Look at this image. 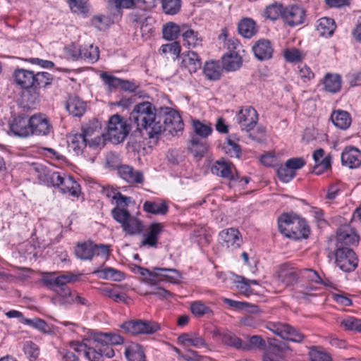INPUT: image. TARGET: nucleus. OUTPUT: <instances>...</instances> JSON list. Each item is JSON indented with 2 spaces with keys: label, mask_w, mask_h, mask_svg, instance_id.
I'll use <instances>...</instances> for the list:
<instances>
[{
  "label": "nucleus",
  "mask_w": 361,
  "mask_h": 361,
  "mask_svg": "<svg viewBox=\"0 0 361 361\" xmlns=\"http://www.w3.org/2000/svg\"><path fill=\"white\" fill-rule=\"evenodd\" d=\"M129 119L136 125L137 130H145L149 138L163 131L161 118L156 114L155 107L150 102H144L136 104Z\"/></svg>",
  "instance_id": "obj_1"
},
{
  "label": "nucleus",
  "mask_w": 361,
  "mask_h": 361,
  "mask_svg": "<svg viewBox=\"0 0 361 361\" xmlns=\"http://www.w3.org/2000/svg\"><path fill=\"white\" fill-rule=\"evenodd\" d=\"M279 231L288 238H307L310 228L304 219L288 214H282L278 220Z\"/></svg>",
  "instance_id": "obj_2"
},
{
  "label": "nucleus",
  "mask_w": 361,
  "mask_h": 361,
  "mask_svg": "<svg viewBox=\"0 0 361 361\" xmlns=\"http://www.w3.org/2000/svg\"><path fill=\"white\" fill-rule=\"evenodd\" d=\"M111 215L113 219L121 224L126 235H139L144 229L142 221L132 215L128 210H120L118 208H114L111 210Z\"/></svg>",
  "instance_id": "obj_3"
},
{
  "label": "nucleus",
  "mask_w": 361,
  "mask_h": 361,
  "mask_svg": "<svg viewBox=\"0 0 361 361\" xmlns=\"http://www.w3.org/2000/svg\"><path fill=\"white\" fill-rule=\"evenodd\" d=\"M130 130V125L124 118L118 114L114 115L108 122V138L112 143L118 144L126 139Z\"/></svg>",
  "instance_id": "obj_4"
},
{
  "label": "nucleus",
  "mask_w": 361,
  "mask_h": 361,
  "mask_svg": "<svg viewBox=\"0 0 361 361\" xmlns=\"http://www.w3.org/2000/svg\"><path fill=\"white\" fill-rule=\"evenodd\" d=\"M114 350L111 346L105 345L102 342L97 341V336L95 334L87 339L85 356L90 361H103L104 357L111 358L114 356Z\"/></svg>",
  "instance_id": "obj_5"
},
{
  "label": "nucleus",
  "mask_w": 361,
  "mask_h": 361,
  "mask_svg": "<svg viewBox=\"0 0 361 361\" xmlns=\"http://www.w3.org/2000/svg\"><path fill=\"white\" fill-rule=\"evenodd\" d=\"M126 332L132 335L153 334L160 330V324L153 320L135 319L126 322L120 325Z\"/></svg>",
  "instance_id": "obj_6"
},
{
  "label": "nucleus",
  "mask_w": 361,
  "mask_h": 361,
  "mask_svg": "<svg viewBox=\"0 0 361 361\" xmlns=\"http://www.w3.org/2000/svg\"><path fill=\"white\" fill-rule=\"evenodd\" d=\"M265 327L283 339L300 343L304 338V335L299 330L287 324L269 322Z\"/></svg>",
  "instance_id": "obj_7"
},
{
  "label": "nucleus",
  "mask_w": 361,
  "mask_h": 361,
  "mask_svg": "<svg viewBox=\"0 0 361 361\" xmlns=\"http://www.w3.org/2000/svg\"><path fill=\"white\" fill-rule=\"evenodd\" d=\"M335 257L336 264L343 271H352L357 266V258L355 252L348 247H338Z\"/></svg>",
  "instance_id": "obj_8"
},
{
  "label": "nucleus",
  "mask_w": 361,
  "mask_h": 361,
  "mask_svg": "<svg viewBox=\"0 0 361 361\" xmlns=\"http://www.w3.org/2000/svg\"><path fill=\"white\" fill-rule=\"evenodd\" d=\"M305 17V10L297 4L286 6L283 13H282V19L284 23L289 27H295L302 24Z\"/></svg>",
  "instance_id": "obj_9"
},
{
  "label": "nucleus",
  "mask_w": 361,
  "mask_h": 361,
  "mask_svg": "<svg viewBox=\"0 0 361 361\" xmlns=\"http://www.w3.org/2000/svg\"><path fill=\"white\" fill-rule=\"evenodd\" d=\"M164 118H161L163 130H168L170 133H177L183 130V123L179 114L171 109L166 108L164 111Z\"/></svg>",
  "instance_id": "obj_10"
},
{
  "label": "nucleus",
  "mask_w": 361,
  "mask_h": 361,
  "mask_svg": "<svg viewBox=\"0 0 361 361\" xmlns=\"http://www.w3.org/2000/svg\"><path fill=\"white\" fill-rule=\"evenodd\" d=\"M51 180L54 186L59 187L63 193L77 196L79 192V185L70 176L63 177L59 173L51 174Z\"/></svg>",
  "instance_id": "obj_11"
},
{
  "label": "nucleus",
  "mask_w": 361,
  "mask_h": 361,
  "mask_svg": "<svg viewBox=\"0 0 361 361\" xmlns=\"http://www.w3.org/2000/svg\"><path fill=\"white\" fill-rule=\"evenodd\" d=\"M258 121L256 110L251 106H246L240 110L237 115V121L242 130L250 132L253 130Z\"/></svg>",
  "instance_id": "obj_12"
},
{
  "label": "nucleus",
  "mask_w": 361,
  "mask_h": 361,
  "mask_svg": "<svg viewBox=\"0 0 361 361\" xmlns=\"http://www.w3.org/2000/svg\"><path fill=\"white\" fill-rule=\"evenodd\" d=\"M30 135H47L51 130L48 117L42 114H35L30 118Z\"/></svg>",
  "instance_id": "obj_13"
},
{
  "label": "nucleus",
  "mask_w": 361,
  "mask_h": 361,
  "mask_svg": "<svg viewBox=\"0 0 361 361\" xmlns=\"http://www.w3.org/2000/svg\"><path fill=\"white\" fill-rule=\"evenodd\" d=\"M358 236L349 225H343L336 233V247H347L358 243Z\"/></svg>",
  "instance_id": "obj_14"
},
{
  "label": "nucleus",
  "mask_w": 361,
  "mask_h": 361,
  "mask_svg": "<svg viewBox=\"0 0 361 361\" xmlns=\"http://www.w3.org/2000/svg\"><path fill=\"white\" fill-rule=\"evenodd\" d=\"M219 238L222 245L231 250L240 247L243 243L240 232L234 228L221 231L219 233Z\"/></svg>",
  "instance_id": "obj_15"
},
{
  "label": "nucleus",
  "mask_w": 361,
  "mask_h": 361,
  "mask_svg": "<svg viewBox=\"0 0 361 361\" xmlns=\"http://www.w3.org/2000/svg\"><path fill=\"white\" fill-rule=\"evenodd\" d=\"M211 171L213 174L231 180L238 178V174H234V171H235L234 165L224 159L216 161L212 166Z\"/></svg>",
  "instance_id": "obj_16"
},
{
  "label": "nucleus",
  "mask_w": 361,
  "mask_h": 361,
  "mask_svg": "<svg viewBox=\"0 0 361 361\" xmlns=\"http://www.w3.org/2000/svg\"><path fill=\"white\" fill-rule=\"evenodd\" d=\"M140 274L145 275L146 273L151 276L160 277L161 281H166L171 283H176L180 279V273L174 269L154 267L152 271L147 269L139 268Z\"/></svg>",
  "instance_id": "obj_17"
},
{
  "label": "nucleus",
  "mask_w": 361,
  "mask_h": 361,
  "mask_svg": "<svg viewBox=\"0 0 361 361\" xmlns=\"http://www.w3.org/2000/svg\"><path fill=\"white\" fill-rule=\"evenodd\" d=\"M299 275H300V271L296 268L286 264L281 265L278 271L279 279L286 286H293L298 283Z\"/></svg>",
  "instance_id": "obj_18"
},
{
  "label": "nucleus",
  "mask_w": 361,
  "mask_h": 361,
  "mask_svg": "<svg viewBox=\"0 0 361 361\" xmlns=\"http://www.w3.org/2000/svg\"><path fill=\"white\" fill-rule=\"evenodd\" d=\"M11 131L16 136L25 137L30 135V121L27 116L16 117L10 125Z\"/></svg>",
  "instance_id": "obj_19"
},
{
  "label": "nucleus",
  "mask_w": 361,
  "mask_h": 361,
  "mask_svg": "<svg viewBox=\"0 0 361 361\" xmlns=\"http://www.w3.org/2000/svg\"><path fill=\"white\" fill-rule=\"evenodd\" d=\"M341 161L350 169L357 168L361 165V152L354 147H347L341 154Z\"/></svg>",
  "instance_id": "obj_20"
},
{
  "label": "nucleus",
  "mask_w": 361,
  "mask_h": 361,
  "mask_svg": "<svg viewBox=\"0 0 361 361\" xmlns=\"http://www.w3.org/2000/svg\"><path fill=\"white\" fill-rule=\"evenodd\" d=\"M178 341L185 347L194 346L197 348H205L209 350L204 338L197 333H185L178 337Z\"/></svg>",
  "instance_id": "obj_21"
},
{
  "label": "nucleus",
  "mask_w": 361,
  "mask_h": 361,
  "mask_svg": "<svg viewBox=\"0 0 361 361\" xmlns=\"http://www.w3.org/2000/svg\"><path fill=\"white\" fill-rule=\"evenodd\" d=\"M252 49L255 56L259 61L271 59L274 51L270 42L264 39L257 41L252 46Z\"/></svg>",
  "instance_id": "obj_22"
},
{
  "label": "nucleus",
  "mask_w": 361,
  "mask_h": 361,
  "mask_svg": "<svg viewBox=\"0 0 361 361\" xmlns=\"http://www.w3.org/2000/svg\"><path fill=\"white\" fill-rule=\"evenodd\" d=\"M35 73L25 69H18L13 73L16 82L23 89L33 87Z\"/></svg>",
  "instance_id": "obj_23"
},
{
  "label": "nucleus",
  "mask_w": 361,
  "mask_h": 361,
  "mask_svg": "<svg viewBox=\"0 0 361 361\" xmlns=\"http://www.w3.org/2000/svg\"><path fill=\"white\" fill-rule=\"evenodd\" d=\"M163 230V226L159 223H153L149 228L148 233L145 235L141 241L143 246H149L152 247H157L158 243V236Z\"/></svg>",
  "instance_id": "obj_24"
},
{
  "label": "nucleus",
  "mask_w": 361,
  "mask_h": 361,
  "mask_svg": "<svg viewBox=\"0 0 361 361\" xmlns=\"http://www.w3.org/2000/svg\"><path fill=\"white\" fill-rule=\"evenodd\" d=\"M331 120L336 128L341 130L348 129L352 122L350 114L346 111L340 109L332 112Z\"/></svg>",
  "instance_id": "obj_25"
},
{
  "label": "nucleus",
  "mask_w": 361,
  "mask_h": 361,
  "mask_svg": "<svg viewBox=\"0 0 361 361\" xmlns=\"http://www.w3.org/2000/svg\"><path fill=\"white\" fill-rule=\"evenodd\" d=\"M118 173L122 178L130 183H142L143 182L142 173L135 170L130 166H121L118 169Z\"/></svg>",
  "instance_id": "obj_26"
},
{
  "label": "nucleus",
  "mask_w": 361,
  "mask_h": 361,
  "mask_svg": "<svg viewBox=\"0 0 361 361\" xmlns=\"http://www.w3.org/2000/svg\"><path fill=\"white\" fill-rule=\"evenodd\" d=\"M201 65V59L196 52L190 51L183 55L181 66L187 69L190 73H195L200 68Z\"/></svg>",
  "instance_id": "obj_27"
},
{
  "label": "nucleus",
  "mask_w": 361,
  "mask_h": 361,
  "mask_svg": "<svg viewBox=\"0 0 361 361\" xmlns=\"http://www.w3.org/2000/svg\"><path fill=\"white\" fill-rule=\"evenodd\" d=\"M67 111L74 116L80 117L86 109L85 103L78 97H70L66 102Z\"/></svg>",
  "instance_id": "obj_28"
},
{
  "label": "nucleus",
  "mask_w": 361,
  "mask_h": 361,
  "mask_svg": "<svg viewBox=\"0 0 361 361\" xmlns=\"http://www.w3.org/2000/svg\"><path fill=\"white\" fill-rule=\"evenodd\" d=\"M222 63L227 71H235L242 66V58L235 51H229L223 56Z\"/></svg>",
  "instance_id": "obj_29"
},
{
  "label": "nucleus",
  "mask_w": 361,
  "mask_h": 361,
  "mask_svg": "<svg viewBox=\"0 0 361 361\" xmlns=\"http://www.w3.org/2000/svg\"><path fill=\"white\" fill-rule=\"evenodd\" d=\"M124 354L128 361H145L143 349L137 343H131L126 345Z\"/></svg>",
  "instance_id": "obj_30"
},
{
  "label": "nucleus",
  "mask_w": 361,
  "mask_h": 361,
  "mask_svg": "<svg viewBox=\"0 0 361 361\" xmlns=\"http://www.w3.org/2000/svg\"><path fill=\"white\" fill-rule=\"evenodd\" d=\"M316 28L320 36L330 37L336 29V24L334 19L324 17L317 20Z\"/></svg>",
  "instance_id": "obj_31"
},
{
  "label": "nucleus",
  "mask_w": 361,
  "mask_h": 361,
  "mask_svg": "<svg viewBox=\"0 0 361 361\" xmlns=\"http://www.w3.org/2000/svg\"><path fill=\"white\" fill-rule=\"evenodd\" d=\"M68 143L69 149H72L76 154H81L87 145V142L83 135H80L79 133L70 135L68 137Z\"/></svg>",
  "instance_id": "obj_32"
},
{
  "label": "nucleus",
  "mask_w": 361,
  "mask_h": 361,
  "mask_svg": "<svg viewBox=\"0 0 361 361\" xmlns=\"http://www.w3.org/2000/svg\"><path fill=\"white\" fill-rule=\"evenodd\" d=\"M221 341L224 344L236 349L247 350L249 348L247 343H243L240 338L230 331L222 334Z\"/></svg>",
  "instance_id": "obj_33"
},
{
  "label": "nucleus",
  "mask_w": 361,
  "mask_h": 361,
  "mask_svg": "<svg viewBox=\"0 0 361 361\" xmlns=\"http://www.w3.org/2000/svg\"><path fill=\"white\" fill-rule=\"evenodd\" d=\"M203 72L209 80H216L221 77V66L217 61H208L204 64Z\"/></svg>",
  "instance_id": "obj_34"
},
{
  "label": "nucleus",
  "mask_w": 361,
  "mask_h": 361,
  "mask_svg": "<svg viewBox=\"0 0 361 361\" xmlns=\"http://www.w3.org/2000/svg\"><path fill=\"white\" fill-rule=\"evenodd\" d=\"M239 33L245 38H250L257 32L256 25L253 20L245 18L238 24Z\"/></svg>",
  "instance_id": "obj_35"
},
{
  "label": "nucleus",
  "mask_w": 361,
  "mask_h": 361,
  "mask_svg": "<svg viewBox=\"0 0 361 361\" xmlns=\"http://www.w3.org/2000/svg\"><path fill=\"white\" fill-rule=\"evenodd\" d=\"M54 291L56 295L52 298L54 303L59 305L72 304L71 298L73 292L68 286L55 289Z\"/></svg>",
  "instance_id": "obj_36"
},
{
  "label": "nucleus",
  "mask_w": 361,
  "mask_h": 361,
  "mask_svg": "<svg viewBox=\"0 0 361 361\" xmlns=\"http://www.w3.org/2000/svg\"><path fill=\"white\" fill-rule=\"evenodd\" d=\"M99 51L97 47L92 44L81 46V59L94 63L99 59Z\"/></svg>",
  "instance_id": "obj_37"
},
{
  "label": "nucleus",
  "mask_w": 361,
  "mask_h": 361,
  "mask_svg": "<svg viewBox=\"0 0 361 361\" xmlns=\"http://www.w3.org/2000/svg\"><path fill=\"white\" fill-rule=\"evenodd\" d=\"M324 85L326 91L336 92L341 89V78L337 74L328 73L324 78Z\"/></svg>",
  "instance_id": "obj_38"
},
{
  "label": "nucleus",
  "mask_w": 361,
  "mask_h": 361,
  "mask_svg": "<svg viewBox=\"0 0 361 361\" xmlns=\"http://www.w3.org/2000/svg\"><path fill=\"white\" fill-rule=\"evenodd\" d=\"M97 341L102 342L105 345H120L123 343L121 336L113 333H97Z\"/></svg>",
  "instance_id": "obj_39"
},
{
  "label": "nucleus",
  "mask_w": 361,
  "mask_h": 361,
  "mask_svg": "<svg viewBox=\"0 0 361 361\" xmlns=\"http://www.w3.org/2000/svg\"><path fill=\"white\" fill-rule=\"evenodd\" d=\"M188 149L195 157H202L207 150V145L202 140L192 137L190 142Z\"/></svg>",
  "instance_id": "obj_40"
},
{
  "label": "nucleus",
  "mask_w": 361,
  "mask_h": 361,
  "mask_svg": "<svg viewBox=\"0 0 361 361\" xmlns=\"http://www.w3.org/2000/svg\"><path fill=\"white\" fill-rule=\"evenodd\" d=\"M95 273L99 275V278L106 280L121 281L124 279V274L123 272L111 267H106L102 270H97Z\"/></svg>",
  "instance_id": "obj_41"
},
{
  "label": "nucleus",
  "mask_w": 361,
  "mask_h": 361,
  "mask_svg": "<svg viewBox=\"0 0 361 361\" xmlns=\"http://www.w3.org/2000/svg\"><path fill=\"white\" fill-rule=\"evenodd\" d=\"M75 252L81 259H91L94 256V244L92 242L78 244Z\"/></svg>",
  "instance_id": "obj_42"
},
{
  "label": "nucleus",
  "mask_w": 361,
  "mask_h": 361,
  "mask_svg": "<svg viewBox=\"0 0 361 361\" xmlns=\"http://www.w3.org/2000/svg\"><path fill=\"white\" fill-rule=\"evenodd\" d=\"M284 344H271L269 351L263 356V361H281Z\"/></svg>",
  "instance_id": "obj_43"
},
{
  "label": "nucleus",
  "mask_w": 361,
  "mask_h": 361,
  "mask_svg": "<svg viewBox=\"0 0 361 361\" xmlns=\"http://www.w3.org/2000/svg\"><path fill=\"white\" fill-rule=\"evenodd\" d=\"M143 209L146 212L153 214H165L168 211V206L164 202L158 203L146 201L143 204Z\"/></svg>",
  "instance_id": "obj_44"
},
{
  "label": "nucleus",
  "mask_w": 361,
  "mask_h": 361,
  "mask_svg": "<svg viewBox=\"0 0 361 361\" xmlns=\"http://www.w3.org/2000/svg\"><path fill=\"white\" fill-rule=\"evenodd\" d=\"M192 130L196 135L205 138L212 133V128L210 123H203L199 120H192Z\"/></svg>",
  "instance_id": "obj_45"
},
{
  "label": "nucleus",
  "mask_w": 361,
  "mask_h": 361,
  "mask_svg": "<svg viewBox=\"0 0 361 361\" xmlns=\"http://www.w3.org/2000/svg\"><path fill=\"white\" fill-rule=\"evenodd\" d=\"M34 80L35 84L33 87L47 88L51 84L54 78L47 72H39L35 74Z\"/></svg>",
  "instance_id": "obj_46"
},
{
  "label": "nucleus",
  "mask_w": 361,
  "mask_h": 361,
  "mask_svg": "<svg viewBox=\"0 0 361 361\" xmlns=\"http://www.w3.org/2000/svg\"><path fill=\"white\" fill-rule=\"evenodd\" d=\"M284 7L285 6L281 4H271L265 8L264 16L271 20H275L278 19L279 17L282 18V13H283Z\"/></svg>",
  "instance_id": "obj_47"
},
{
  "label": "nucleus",
  "mask_w": 361,
  "mask_h": 361,
  "mask_svg": "<svg viewBox=\"0 0 361 361\" xmlns=\"http://www.w3.org/2000/svg\"><path fill=\"white\" fill-rule=\"evenodd\" d=\"M181 0H161V8L167 15H176L181 8Z\"/></svg>",
  "instance_id": "obj_48"
},
{
  "label": "nucleus",
  "mask_w": 361,
  "mask_h": 361,
  "mask_svg": "<svg viewBox=\"0 0 361 361\" xmlns=\"http://www.w3.org/2000/svg\"><path fill=\"white\" fill-rule=\"evenodd\" d=\"M223 149L225 153L231 157L240 158V147L231 138H227L224 142Z\"/></svg>",
  "instance_id": "obj_49"
},
{
  "label": "nucleus",
  "mask_w": 361,
  "mask_h": 361,
  "mask_svg": "<svg viewBox=\"0 0 361 361\" xmlns=\"http://www.w3.org/2000/svg\"><path fill=\"white\" fill-rule=\"evenodd\" d=\"M183 41L188 45L192 47L201 46L202 38L199 36L198 32H195L191 29H188L182 33Z\"/></svg>",
  "instance_id": "obj_50"
},
{
  "label": "nucleus",
  "mask_w": 361,
  "mask_h": 361,
  "mask_svg": "<svg viewBox=\"0 0 361 361\" xmlns=\"http://www.w3.org/2000/svg\"><path fill=\"white\" fill-rule=\"evenodd\" d=\"M179 31V27L176 24L172 22L168 23L163 26V37L167 40H173L178 37Z\"/></svg>",
  "instance_id": "obj_51"
},
{
  "label": "nucleus",
  "mask_w": 361,
  "mask_h": 361,
  "mask_svg": "<svg viewBox=\"0 0 361 361\" xmlns=\"http://www.w3.org/2000/svg\"><path fill=\"white\" fill-rule=\"evenodd\" d=\"M277 175L279 178L284 183H288L296 175L295 171L291 170L289 166H287L286 163L284 165H281L277 169Z\"/></svg>",
  "instance_id": "obj_52"
},
{
  "label": "nucleus",
  "mask_w": 361,
  "mask_h": 361,
  "mask_svg": "<svg viewBox=\"0 0 361 361\" xmlns=\"http://www.w3.org/2000/svg\"><path fill=\"white\" fill-rule=\"evenodd\" d=\"M190 310L192 313L197 317H202L204 314H210L212 312L210 307L205 305V304L200 300L191 302Z\"/></svg>",
  "instance_id": "obj_53"
},
{
  "label": "nucleus",
  "mask_w": 361,
  "mask_h": 361,
  "mask_svg": "<svg viewBox=\"0 0 361 361\" xmlns=\"http://www.w3.org/2000/svg\"><path fill=\"white\" fill-rule=\"evenodd\" d=\"M341 326L345 330H355L361 332V319L353 317H348L341 322Z\"/></svg>",
  "instance_id": "obj_54"
},
{
  "label": "nucleus",
  "mask_w": 361,
  "mask_h": 361,
  "mask_svg": "<svg viewBox=\"0 0 361 361\" xmlns=\"http://www.w3.org/2000/svg\"><path fill=\"white\" fill-rule=\"evenodd\" d=\"M222 300L224 303L228 305L230 307H233L236 310H244L247 307H250V310H249L250 312H257V306L250 305L249 303L246 302H239L226 298H224Z\"/></svg>",
  "instance_id": "obj_55"
},
{
  "label": "nucleus",
  "mask_w": 361,
  "mask_h": 361,
  "mask_svg": "<svg viewBox=\"0 0 361 361\" xmlns=\"http://www.w3.org/2000/svg\"><path fill=\"white\" fill-rule=\"evenodd\" d=\"M71 10L78 14H85L87 13L86 1L84 0H67Z\"/></svg>",
  "instance_id": "obj_56"
},
{
  "label": "nucleus",
  "mask_w": 361,
  "mask_h": 361,
  "mask_svg": "<svg viewBox=\"0 0 361 361\" xmlns=\"http://www.w3.org/2000/svg\"><path fill=\"white\" fill-rule=\"evenodd\" d=\"M78 280V276L73 274H62L55 278V289L66 287V284Z\"/></svg>",
  "instance_id": "obj_57"
},
{
  "label": "nucleus",
  "mask_w": 361,
  "mask_h": 361,
  "mask_svg": "<svg viewBox=\"0 0 361 361\" xmlns=\"http://www.w3.org/2000/svg\"><path fill=\"white\" fill-rule=\"evenodd\" d=\"M101 292L103 295L111 298L115 302L123 301L126 302L127 296L124 293H119L108 287L101 288Z\"/></svg>",
  "instance_id": "obj_58"
},
{
  "label": "nucleus",
  "mask_w": 361,
  "mask_h": 361,
  "mask_svg": "<svg viewBox=\"0 0 361 361\" xmlns=\"http://www.w3.org/2000/svg\"><path fill=\"white\" fill-rule=\"evenodd\" d=\"M331 167V156L328 155L324 158L321 159L314 166V173L317 175L322 173Z\"/></svg>",
  "instance_id": "obj_59"
},
{
  "label": "nucleus",
  "mask_w": 361,
  "mask_h": 361,
  "mask_svg": "<svg viewBox=\"0 0 361 361\" xmlns=\"http://www.w3.org/2000/svg\"><path fill=\"white\" fill-rule=\"evenodd\" d=\"M236 287L240 293L248 296L252 293V290L250 286L247 279L243 276H238V281H235Z\"/></svg>",
  "instance_id": "obj_60"
},
{
  "label": "nucleus",
  "mask_w": 361,
  "mask_h": 361,
  "mask_svg": "<svg viewBox=\"0 0 361 361\" xmlns=\"http://www.w3.org/2000/svg\"><path fill=\"white\" fill-rule=\"evenodd\" d=\"M25 353L32 360H36L39 354L37 345L32 341H27L24 345Z\"/></svg>",
  "instance_id": "obj_61"
},
{
  "label": "nucleus",
  "mask_w": 361,
  "mask_h": 361,
  "mask_svg": "<svg viewBox=\"0 0 361 361\" xmlns=\"http://www.w3.org/2000/svg\"><path fill=\"white\" fill-rule=\"evenodd\" d=\"M283 56L288 62H297L301 60L302 53L295 48L286 49L283 51Z\"/></svg>",
  "instance_id": "obj_62"
},
{
  "label": "nucleus",
  "mask_w": 361,
  "mask_h": 361,
  "mask_svg": "<svg viewBox=\"0 0 361 361\" xmlns=\"http://www.w3.org/2000/svg\"><path fill=\"white\" fill-rule=\"evenodd\" d=\"M100 77L109 87L114 88L121 87L122 79L116 78L104 72L101 73Z\"/></svg>",
  "instance_id": "obj_63"
},
{
  "label": "nucleus",
  "mask_w": 361,
  "mask_h": 361,
  "mask_svg": "<svg viewBox=\"0 0 361 361\" xmlns=\"http://www.w3.org/2000/svg\"><path fill=\"white\" fill-rule=\"evenodd\" d=\"M180 46L178 42H173L170 44H164L161 47V51L163 54L169 53L172 55L178 56L180 52Z\"/></svg>",
  "instance_id": "obj_64"
}]
</instances>
